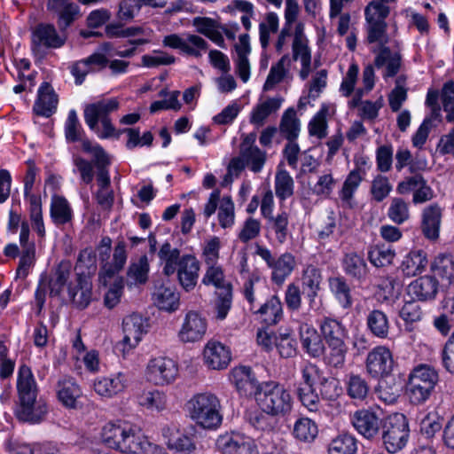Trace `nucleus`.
Wrapping results in <instances>:
<instances>
[{
  "mask_svg": "<svg viewBox=\"0 0 454 454\" xmlns=\"http://www.w3.org/2000/svg\"><path fill=\"white\" fill-rule=\"evenodd\" d=\"M359 66L353 61L342 76L339 91L344 98H349V109L357 108L358 115L363 120L374 121L383 106V98L380 97L375 101L363 100L375 87L376 75L372 65H366L362 73V86L356 87L359 77Z\"/></svg>",
  "mask_w": 454,
  "mask_h": 454,
  "instance_id": "1",
  "label": "nucleus"
},
{
  "mask_svg": "<svg viewBox=\"0 0 454 454\" xmlns=\"http://www.w3.org/2000/svg\"><path fill=\"white\" fill-rule=\"evenodd\" d=\"M100 439L108 448L124 454H152L156 449L135 425L122 419L106 422Z\"/></svg>",
  "mask_w": 454,
  "mask_h": 454,
  "instance_id": "2",
  "label": "nucleus"
},
{
  "mask_svg": "<svg viewBox=\"0 0 454 454\" xmlns=\"http://www.w3.org/2000/svg\"><path fill=\"white\" fill-rule=\"evenodd\" d=\"M158 256L165 276L176 274L179 285L186 292L195 288L199 279L200 262L194 255H180L177 248L172 247L169 243H164L158 252Z\"/></svg>",
  "mask_w": 454,
  "mask_h": 454,
  "instance_id": "3",
  "label": "nucleus"
},
{
  "mask_svg": "<svg viewBox=\"0 0 454 454\" xmlns=\"http://www.w3.org/2000/svg\"><path fill=\"white\" fill-rule=\"evenodd\" d=\"M19 408L16 415L20 420L32 424L41 422L48 408L46 403L37 400V385L31 369L27 365L19 368L17 375Z\"/></svg>",
  "mask_w": 454,
  "mask_h": 454,
  "instance_id": "4",
  "label": "nucleus"
},
{
  "mask_svg": "<svg viewBox=\"0 0 454 454\" xmlns=\"http://www.w3.org/2000/svg\"><path fill=\"white\" fill-rule=\"evenodd\" d=\"M223 407L220 398L210 391L193 395L185 403L190 419L207 430H216L223 423Z\"/></svg>",
  "mask_w": 454,
  "mask_h": 454,
  "instance_id": "5",
  "label": "nucleus"
},
{
  "mask_svg": "<svg viewBox=\"0 0 454 454\" xmlns=\"http://www.w3.org/2000/svg\"><path fill=\"white\" fill-rule=\"evenodd\" d=\"M82 150L93 156L97 168V190L93 193V197L101 209L110 210L114 202V193L111 188L110 175L107 169L110 158L102 146L87 140L82 143Z\"/></svg>",
  "mask_w": 454,
  "mask_h": 454,
  "instance_id": "6",
  "label": "nucleus"
},
{
  "mask_svg": "<svg viewBox=\"0 0 454 454\" xmlns=\"http://www.w3.org/2000/svg\"><path fill=\"white\" fill-rule=\"evenodd\" d=\"M120 103L116 98H102L88 105L84 109V121L88 127L101 139L115 136L116 130L109 114L118 110Z\"/></svg>",
  "mask_w": 454,
  "mask_h": 454,
  "instance_id": "7",
  "label": "nucleus"
},
{
  "mask_svg": "<svg viewBox=\"0 0 454 454\" xmlns=\"http://www.w3.org/2000/svg\"><path fill=\"white\" fill-rule=\"evenodd\" d=\"M255 401L263 412L271 416H285L293 407L290 392L283 385L273 381L262 384Z\"/></svg>",
  "mask_w": 454,
  "mask_h": 454,
  "instance_id": "8",
  "label": "nucleus"
},
{
  "mask_svg": "<svg viewBox=\"0 0 454 454\" xmlns=\"http://www.w3.org/2000/svg\"><path fill=\"white\" fill-rule=\"evenodd\" d=\"M389 13V6L379 0H372L365 6V43L389 42L386 22Z\"/></svg>",
  "mask_w": 454,
  "mask_h": 454,
  "instance_id": "9",
  "label": "nucleus"
},
{
  "mask_svg": "<svg viewBox=\"0 0 454 454\" xmlns=\"http://www.w3.org/2000/svg\"><path fill=\"white\" fill-rule=\"evenodd\" d=\"M439 380L438 372L431 366L421 364L413 369L409 377L408 395L415 404L425 403Z\"/></svg>",
  "mask_w": 454,
  "mask_h": 454,
  "instance_id": "10",
  "label": "nucleus"
},
{
  "mask_svg": "<svg viewBox=\"0 0 454 454\" xmlns=\"http://www.w3.org/2000/svg\"><path fill=\"white\" fill-rule=\"evenodd\" d=\"M254 249V254L271 270L270 279L277 286L283 285L297 266L295 256L289 252L275 259L271 251L264 246L256 243Z\"/></svg>",
  "mask_w": 454,
  "mask_h": 454,
  "instance_id": "11",
  "label": "nucleus"
},
{
  "mask_svg": "<svg viewBox=\"0 0 454 454\" xmlns=\"http://www.w3.org/2000/svg\"><path fill=\"white\" fill-rule=\"evenodd\" d=\"M389 42L366 43L370 45V51L375 55L373 63L371 64L373 69L380 71L385 82L395 77L401 70L403 58L398 50H391L387 46ZM375 72V70H373Z\"/></svg>",
  "mask_w": 454,
  "mask_h": 454,
  "instance_id": "12",
  "label": "nucleus"
},
{
  "mask_svg": "<svg viewBox=\"0 0 454 454\" xmlns=\"http://www.w3.org/2000/svg\"><path fill=\"white\" fill-rule=\"evenodd\" d=\"M409 425L402 413L389 415L384 424L383 444L389 453H396L406 445L409 438Z\"/></svg>",
  "mask_w": 454,
  "mask_h": 454,
  "instance_id": "13",
  "label": "nucleus"
},
{
  "mask_svg": "<svg viewBox=\"0 0 454 454\" xmlns=\"http://www.w3.org/2000/svg\"><path fill=\"white\" fill-rule=\"evenodd\" d=\"M215 449L221 454H260L256 441L239 430L220 434L215 440Z\"/></svg>",
  "mask_w": 454,
  "mask_h": 454,
  "instance_id": "14",
  "label": "nucleus"
},
{
  "mask_svg": "<svg viewBox=\"0 0 454 454\" xmlns=\"http://www.w3.org/2000/svg\"><path fill=\"white\" fill-rule=\"evenodd\" d=\"M66 38L59 35L56 27L51 24H38L32 31L31 48L34 55L43 59L49 49H58L65 44Z\"/></svg>",
  "mask_w": 454,
  "mask_h": 454,
  "instance_id": "15",
  "label": "nucleus"
},
{
  "mask_svg": "<svg viewBox=\"0 0 454 454\" xmlns=\"http://www.w3.org/2000/svg\"><path fill=\"white\" fill-rule=\"evenodd\" d=\"M291 59L300 61L299 76L302 81L307 80L312 71V50L302 22L296 23L294 27Z\"/></svg>",
  "mask_w": 454,
  "mask_h": 454,
  "instance_id": "16",
  "label": "nucleus"
},
{
  "mask_svg": "<svg viewBox=\"0 0 454 454\" xmlns=\"http://www.w3.org/2000/svg\"><path fill=\"white\" fill-rule=\"evenodd\" d=\"M178 376V365L172 358L166 356L153 357L146 366L147 380L154 385H168Z\"/></svg>",
  "mask_w": 454,
  "mask_h": 454,
  "instance_id": "17",
  "label": "nucleus"
},
{
  "mask_svg": "<svg viewBox=\"0 0 454 454\" xmlns=\"http://www.w3.org/2000/svg\"><path fill=\"white\" fill-rule=\"evenodd\" d=\"M147 321L139 314L127 316L122 322L124 337L117 345L123 356L136 348L147 332Z\"/></svg>",
  "mask_w": 454,
  "mask_h": 454,
  "instance_id": "18",
  "label": "nucleus"
},
{
  "mask_svg": "<svg viewBox=\"0 0 454 454\" xmlns=\"http://www.w3.org/2000/svg\"><path fill=\"white\" fill-rule=\"evenodd\" d=\"M394 359L391 351L386 346L373 348L365 359L367 373L373 379L387 377L393 370Z\"/></svg>",
  "mask_w": 454,
  "mask_h": 454,
  "instance_id": "19",
  "label": "nucleus"
},
{
  "mask_svg": "<svg viewBox=\"0 0 454 454\" xmlns=\"http://www.w3.org/2000/svg\"><path fill=\"white\" fill-rule=\"evenodd\" d=\"M207 330V318L196 310H189L184 315L177 336L184 343H194L204 338Z\"/></svg>",
  "mask_w": 454,
  "mask_h": 454,
  "instance_id": "20",
  "label": "nucleus"
},
{
  "mask_svg": "<svg viewBox=\"0 0 454 454\" xmlns=\"http://www.w3.org/2000/svg\"><path fill=\"white\" fill-rule=\"evenodd\" d=\"M229 380L241 396H256L262 384L257 380L251 367L239 365L229 372Z\"/></svg>",
  "mask_w": 454,
  "mask_h": 454,
  "instance_id": "21",
  "label": "nucleus"
},
{
  "mask_svg": "<svg viewBox=\"0 0 454 454\" xmlns=\"http://www.w3.org/2000/svg\"><path fill=\"white\" fill-rule=\"evenodd\" d=\"M231 360V352L223 343L210 340L203 348V361L211 370H223L227 368Z\"/></svg>",
  "mask_w": 454,
  "mask_h": 454,
  "instance_id": "22",
  "label": "nucleus"
},
{
  "mask_svg": "<svg viewBox=\"0 0 454 454\" xmlns=\"http://www.w3.org/2000/svg\"><path fill=\"white\" fill-rule=\"evenodd\" d=\"M162 436L168 448L179 454H195L197 445L192 435L181 432L176 427H166L162 429Z\"/></svg>",
  "mask_w": 454,
  "mask_h": 454,
  "instance_id": "23",
  "label": "nucleus"
},
{
  "mask_svg": "<svg viewBox=\"0 0 454 454\" xmlns=\"http://www.w3.org/2000/svg\"><path fill=\"white\" fill-rule=\"evenodd\" d=\"M20 244L21 254L16 274L18 278H25L35 262V246L29 241V225L26 221L20 224Z\"/></svg>",
  "mask_w": 454,
  "mask_h": 454,
  "instance_id": "24",
  "label": "nucleus"
},
{
  "mask_svg": "<svg viewBox=\"0 0 454 454\" xmlns=\"http://www.w3.org/2000/svg\"><path fill=\"white\" fill-rule=\"evenodd\" d=\"M241 293L244 299L249 303L250 310H254L256 305L263 300L269 288L261 273L254 270L247 278L241 279Z\"/></svg>",
  "mask_w": 454,
  "mask_h": 454,
  "instance_id": "25",
  "label": "nucleus"
},
{
  "mask_svg": "<svg viewBox=\"0 0 454 454\" xmlns=\"http://www.w3.org/2000/svg\"><path fill=\"white\" fill-rule=\"evenodd\" d=\"M128 387V378L123 372L98 377L94 380V391L102 397L112 398L122 393Z\"/></svg>",
  "mask_w": 454,
  "mask_h": 454,
  "instance_id": "26",
  "label": "nucleus"
},
{
  "mask_svg": "<svg viewBox=\"0 0 454 454\" xmlns=\"http://www.w3.org/2000/svg\"><path fill=\"white\" fill-rule=\"evenodd\" d=\"M67 292L69 299L76 307L80 309L86 308L90 304L92 295L90 277L85 274L84 271L76 272L75 284H69Z\"/></svg>",
  "mask_w": 454,
  "mask_h": 454,
  "instance_id": "27",
  "label": "nucleus"
},
{
  "mask_svg": "<svg viewBox=\"0 0 454 454\" xmlns=\"http://www.w3.org/2000/svg\"><path fill=\"white\" fill-rule=\"evenodd\" d=\"M291 66L292 59L288 54L283 55L277 62L273 63L263 84V90L270 91L278 84L291 82L293 80Z\"/></svg>",
  "mask_w": 454,
  "mask_h": 454,
  "instance_id": "28",
  "label": "nucleus"
},
{
  "mask_svg": "<svg viewBox=\"0 0 454 454\" xmlns=\"http://www.w3.org/2000/svg\"><path fill=\"white\" fill-rule=\"evenodd\" d=\"M58 103V95L51 85L44 82L38 88L33 111L37 115L49 118L56 112Z\"/></svg>",
  "mask_w": 454,
  "mask_h": 454,
  "instance_id": "29",
  "label": "nucleus"
},
{
  "mask_svg": "<svg viewBox=\"0 0 454 454\" xmlns=\"http://www.w3.org/2000/svg\"><path fill=\"white\" fill-rule=\"evenodd\" d=\"M438 292V281L432 276L420 277L407 286V294L412 300L427 301L435 298Z\"/></svg>",
  "mask_w": 454,
  "mask_h": 454,
  "instance_id": "30",
  "label": "nucleus"
},
{
  "mask_svg": "<svg viewBox=\"0 0 454 454\" xmlns=\"http://www.w3.org/2000/svg\"><path fill=\"white\" fill-rule=\"evenodd\" d=\"M352 424L360 434L371 439L378 434L381 419L374 411L364 409L354 413Z\"/></svg>",
  "mask_w": 454,
  "mask_h": 454,
  "instance_id": "31",
  "label": "nucleus"
},
{
  "mask_svg": "<svg viewBox=\"0 0 454 454\" xmlns=\"http://www.w3.org/2000/svg\"><path fill=\"white\" fill-rule=\"evenodd\" d=\"M255 135L247 136L241 143L240 153L247 166L254 172H260L266 161V153L254 145Z\"/></svg>",
  "mask_w": 454,
  "mask_h": 454,
  "instance_id": "32",
  "label": "nucleus"
},
{
  "mask_svg": "<svg viewBox=\"0 0 454 454\" xmlns=\"http://www.w3.org/2000/svg\"><path fill=\"white\" fill-rule=\"evenodd\" d=\"M282 102L283 98L281 97L261 98L250 113V123L256 128L263 126L266 120L281 107Z\"/></svg>",
  "mask_w": 454,
  "mask_h": 454,
  "instance_id": "33",
  "label": "nucleus"
},
{
  "mask_svg": "<svg viewBox=\"0 0 454 454\" xmlns=\"http://www.w3.org/2000/svg\"><path fill=\"white\" fill-rule=\"evenodd\" d=\"M153 300L160 310L168 312L177 310L180 305L179 293L174 286L164 284L155 286Z\"/></svg>",
  "mask_w": 454,
  "mask_h": 454,
  "instance_id": "34",
  "label": "nucleus"
},
{
  "mask_svg": "<svg viewBox=\"0 0 454 454\" xmlns=\"http://www.w3.org/2000/svg\"><path fill=\"white\" fill-rule=\"evenodd\" d=\"M82 392L74 379L64 377L58 381L57 396L59 401L68 409H75Z\"/></svg>",
  "mask_w": 454,
  "mask_h": 454,
  "instance_id": "35",
  "label": "nucleus"
},
{
  "mask_svg": "<svg viewBox=\"0 0 454 454\" xmlns=\"http://www.w3.org/2000/svg\"><path fill=\"white\" fill-rule=\"evenodd\" d=\"M441 219L442 208L438 204H431L423 209L421 230L427 239H436L439 237Z\"/></svg>",
  "mask_w": 454,
  "mask_h": 454,
  "instance_id": "36",
  "label": "nucleus"
},
{
  "mask_svg": "<svg viewBox=\"0 0 454 454\" xmlns=\"http://www.w3.org/2000/svg\"><path fill=\"white\" fill-rule=\"evenodd\" d=\"M47 9L58 15L59 25L64 28L75 20L79 12L78 5L72 0H47Z\"/></svg>",
  "mask_w": 454,
  "mask_h": 454,
  "instance_id": "37",
  "label": "nucleus"
},
{
  "mask_svg": "<svg viewBox=\"0 0 454 454\" xmlns=\"http://www.w3.org/2000/svg\"><path fill=\"white\" fill-rule=\"evenodd\" d=\"M139 406L150 411L160 412L168 408L167 394L159 389H144L136 395Z\"/></svg>",
  "mask_w": 454,
  "mask_h": 454,
  "instance_id": "38",
  "label": "nucleus"
},
{
  "mask_svg": "<svg viewBox=\"0 0 454 454\" xmlns=\"http://www.w3.org/2000/svg\"><path fill=\"white\" fill-rule=\"evenodd\" d=\"M300 339L303 349L312 357L322 356L324 346L317 330L307 324L300 326Z\"/></svg>",
  "mask_w": 454,
  "mask_h": 454,
  "instance_id": "39",
  "label": "nucleus"
},
{
  "mask_svg": "<svg viewBox=\"0 0 454 454\" xmlns=\"http://www.w3.org/2000/svg\"><path fill=\"white\" fill-rule=\"evenodd\" d=\"M427 264L428 260L425 251L411 250L403 257L400 268L405 276L413 277L422 273Z\"/></svg>",
  "mask_w": 454,
  "mask_h": 454,
  "instance_id": "40",
  "label": "nucleus"
},
{
  "mask_svg": "<svg viewBox=\"0 0 454 454\" xmlns=\"http://www.w3.org/2000/svg\"><path fill=\"white\" fill-rule=\"evenodd\" d=\"M322 282L321 271L313 265H308L302 271L301 286L310 303L315 301Z\"/></svg>",
  "mask_w": 454,
  "mask_h": 454,
  "instance_id": "41",
  "label": "nucleus"
},
{
  "mask_svg": "<svg viewBox=\"0 0 454 454\" xmlns=\"http://www.w3.org/2000/svg\"><path fill=\"white\" fill-rule=\"evenodd\" d=\"M320 331L325 344L345 341L348 334L343 324L331 317H325L321 321Z\"/></svg>",
  "mask_w": 454,
  "mask_h": 454,
  "instance_id": "42",
  "label": "nucleus"
},
{
  "mask_svg": "<svg viewBox=\"0 0 454 454\" xmlns=\"http://www.w3.org/2000/svg\"><path fill=\"white\" fill-rule=\"evenodd\" d=\"M192 25L198 33L204 35L219 47L225 48L224 38L218 29L217 23L213 19L195 17L192 20Z\"/></svg>",
  "mask_w": 454,
  "mask_h": 454,
  "instance_id": "43",
  "label": "nucleus"
},
{
  "mask_svg": "<svg viewBox=\"0 0 454 454\" xmlns=\"http://www.w3.org/2000/svg\"><path fill=\"white\" fill-rule=\"evenodd\" d=\"M253 311L259 315L265 325H273L282 317V303L277 295H272L258 309Z\"/></svg>",
  "mask_w": 454,
  "mask_h": 454,
  "instance_id": "44",
  "label": "nucleus"
},
{
  "mask_svg": "<svg viewBox=\"0 0 454 454\" xmlns=\"http://www.w3.org/2000/svg\"><path fill=\"white\" fill-rule=\"evenodd\" d=\"M149 262L146 255L139 257L130 263L127 271V285L129 288L133 286L144 285L148 280Z\"/></svg>",
  "mask_w": 454,
  "mask_h": 454,
  "instance_id": "45",
  "label": "nucleus"
},
{
  "mask_svg": "<svg viewBox=\"0 0 454 454\" xmlns=\"http://www.w3.org/2000/svg\"><path fill=\"white\" fill-rule=\"evenodd\" d=\"M51 217L57 225H63L72 221L74 213L67 200L62 196L54 195L51 202Z\"/></svg>",
  "mask_w": 454,
  "mask_h": 454,
  "instance_id": "46",
  "label": "nucleus"
},
{
  "mask_svg": "<svg viewBox=\"0 0 454 454\" xmlns=\"http://www.w3.org/2000/svg\"><path fill=\"white\" fill-rule=\"evenodd\" d=\"M342 268L347 275L356 280L364 279L368 273L364 259L355 252L348 253L344 255Z\"/></svg>",
  "mask_w": 454,
  "mask_h": 454,
  "instance_id": "47",
  "label": "nucleus"
},
{
  "mask_svg": "<svg viewBox=\"0 0 454 454\" xmlns=\"http://www.w3.org/2000/svg\"><path fill=\"white\" fill-rule=\"evenodd\" d=\"M347 395L353 400L363 402L369 394V384L360 374L348 373L345 379Z\"/></svg>",
  "mask_w": 454,
  "mask_h": 454,
  "instance_id": "48",
  "label": "nucleus"
},
{
  "mask_svg": "<svg viewBox=\"0 0 454 454\" xmlns=\"http://www.w3.org/2000/svg\"><path fill=\"white\" fill-rule=\"evenodd\" d=\"M366 325L373 336L380 339H386L388 336L390 324L387 316L382 310H371L366 317Z\"/></svg>",
  "mask_w": 454,
  "mask_h": 454,
  "instance_id": "49",
  "label": "nucleus"
},
{
  "mask_svg": "<svg viewBox=\"0 0 454 454\" xmlns=\"http://www.w3.org/2000/svg\"><path fill=\"white\" fill-rule=\"evenodd\" d=\"M72 263L69 261H61L53 271L49 281L50 294L58 296L62 292L65 285L72 273Z\"/></svg>",
  "mask_w": 454,
  "mask_h": 454,
  "instance_id": "50",
  "label": "nucleus"
},
{
  "mask_svg": "<svg viewBox=\"0 0 454 454\" xmlns=\"http://www.w3.org/2000/svg\"><path fill=\"white\" fill-rule=\"evenodd\" d=\"M336 184L337 179L334 178L333 171L328 169L319 173L316 182L309 184V191L320 199H328L334 191Z\"/></svg>",
  "mask_w": 454,
  "mask_h": 454,
  "instance_id": "51",
  "label": "nucleus"
},
{
  "mask_svg": "<svg viewBox=\"0 0 454 454\" xmlns=\"http://www.w3.org/2000/svg\"><path fill=\"white\" fill-rule=\"evenodd\" d=\"M329 288L342 309H348L352 307L351 289L343 277L330 278Z\"/></svg>",
  "mask_w": 454,
  "mask_h": 454,
  "instance_id": "52",
  "label": "nucleus"
},
{
  "mask_svg": "<svg viewBox=\"0 0 454 454\" xmlns=\"http://www.w3.org/2000/svg\"><path fill=\"white\" fill-rule=\"evenodd\" d=\"M206 272L202 278V283L206 286H213L218 292L232 290L231 284L226 279L224 271L220 264L207 265Z\"/></svg>",
  "mask_w": 454,
  "mask_h": 454,
  "instance_id": "53",
  "label": "nucleus"
},
{
  "mask_svg": "<svg viewBox=\"0 0 454 454\" xmlns=\"http://www.w3.org/2000/svg\"><path fill=\"white\" fill-rule=\"evenodd\" d=\"M267 220L268 230L271 231L278 243L284 244L289 233V215L286 211H282L276 215H272Z\"/></svg>",
  "mask_w": 454,
  "mask_h": 454,
  "instance_id": "54",
  "label": "nucleus"
},
{
  "mask_svg": "<svg viewBox=\"0 0 454 454\" xmlns=\"http://www.w3.org/2000/svg\"><path fill=\"white\" fill-rule=\"evenodd\" d=\"M348 347L345 341L328 343L324 348L325 363L334 368H340L345 363Z\"/></svg>",
  "mask_w": 454,
  "mask_h": 454,
  "instance_id": "55",
  "label": "nucleus"
},
{
  "mask_svg": "<svg viewBox=\"0 0 454 454\" xmlns=\"http://www.w3.org/2000/svg\"><path fill=\"white\" fill-rule=\"evenodd\" d=\"M300 121L297 118L296 111L294 108L286 109L281 118L279 130L288 140H295L301 129Z\"/></svg>",
  "mask_w": 454,
  "mask_h": 454,
  "instance_id": "56",
  "label": "nucleus"
},
{
  "mask_svg": "<svg viewBox=\"0 0 454 454\" xmlns=\"http://www.w3.org/2000/svg\"><path fill=\"white\" fill-rule=\"evenodd\" d=\"M328 114L329 106L323 105L308 124V131L309 136L315 137L318 139H322L327 136Z\"/></svg>",
  "mask_w": 454,
  "mask_h": 454,
  "instance_id": "57",
  "label": "nucleus"
},
{
  "mask_svg": "<svg viewBox=\"0 0 454 454\" xmlns=\"http://www.w3.org/2000/svg\"><path fill=\"white\" fill-rule=\"evenodd\" d=\"M318 433L317 424L308 418L297 419L294 425L293 435L300 442H311Z\"/></svg>",
  "mask_w": 454,
  "mask_h": 454,
  "instance_id": "58",
  "label": "nucleus"
},
{
  "mask_svg": "<svg viewBox=\"0 0 454 454\" xmlns=\"http://www.w3.org/2000/svg\"><path fill=\"white\" fill-rule=\"evenodd\" d=\"M395 256V250L387 245H375L368 251V259L375 267H386L393 262Z\"/></svg>",
  "mask_w": 454,
  "mask_h": 454,
  "instance_id": "59",
  "label": "nucleus"
},
{
  "mask_svg": "<svg viewBox=\"0 0 454 454\" xmlns=\"http://www.w3.org/2000/svg\"><path fill=\"white\" fill-rule=\"evenodd\" d=\"M356 439L349 434H339L328 446V454H356Z\"/></svg>",
  "mask_w": 454,
  "mask_h": 454,
  "instance_id": "60",
  "label": "nucleus"
},
{
  "mask_svg": "<svg viewBox=\"0 0 454 454\" xmlns=\"http://www.w3.org/2000/svg\"><path fill=\"white\" fill-rule=\"evenodd\" d=\"M364 178L356 171H350L347 176L339 192L340 199L346 206L352 207L354 195Z\"/></svg>",
  "mask_w": 454,
  "mask_h": 454,
  "instance_id": "61",
  "label": "nucleus"
},
{
  "mask_svg": "<svg viewBox=\"0 0 454 454\" xmlns=\"http://www.w3.org/2000/svg\"><path fill=\"white\" fill-rule=\"evenodd\" d=\"M279 27V18L276 12L266 13L264 20L259 24L260 43L266 49L270 41V35L277 33Z\"/></svg>",
  "mask_w": 454,
  "mask_h": 454,
  "instance_id": "62",
  "label": "nucleus"
},
{
  "mask_svg": "<svg viewBox=\"0 0 454 454\" xmlns=\"http://www.w3.org/2000/svg\"><path fill=\"white\" fill-rule=\"evenodd\" d=\"M275 193L280 200H286L294 194V181L285 169L277 171L275 176Z\"/></svg>",
  "mask_w": 454,
  "mask_h": 454,
  "instance_id": "63",
  "label": "nucleus"
},
{
  "mask_svg": "<svg viewBox=\"0 0 454 454\" xmlns=\"http://www.w3.org/2000/svg\"><path fill=\"white\" fill-rule=\"evenodd\" d=\"M387 215L395 224H403L410 218L408 202L400 197L392 198Z\"/></svg>",
  "mask_w": 454,
  "mask_h": 454,
  "instance_id": "64",
  "label": "nucleus"
}]
</instances>
